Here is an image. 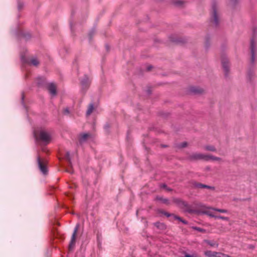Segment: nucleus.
Here are the masks:
<instances>
[{
	"label": "nucleus",
	"mask_w": 257,
	"mask_h": 257,
	"mask_svg": "<svg viewBox=\"0 0 257 257\" xmlns=\"http://www.w3.org/2000/svg\"><path fill=\"white\" fill-rule=\"evenodd\" d=\"M163 147H167V146H166V145H163Z\"/></svg>",
	"instance_id": "5fc2aeb1"
},
{
	"label": "nucleus",
	"mask_w": 257,
	"mask_h": 257,
	"mask_svg": "<svg viewBox=\"0 0 257 257\" xmlns=\"http://www.w3.org/2000/svg\"><path fill=\"white\" fill-rule=\"evenodd\" d=\"M94 109V103L93 102H91L89 104L88 106V108L86 112V116H89L93 112Z\"/></svg>",
	"instance_id": "aec40b11"
},
{
	"label": "nucleus",
	"mask_w": 257,
	"mask_h": 257,
	"mask_svg": "<svg viewBox=\"0 0 257 257\" xmlns=\"http://www.w3.org/2000/svg\"><path fill=\"white\" fill-rule=\"evenodd\" d=\"M210 38L209 36H207L205 38V48L208 49L210 46Z\"/></svg>",
	"instance_id": "c85d7f7f"
},
{
	"label": "nucleus",
	"mask_w": 257,
	"mask_h": 257,
	"mask_svg": "<svg viewBox=\"0 0 257 257\" xmlns=\"http://www.w3.org/2000/svg\"><path fill=\"white\" fill-rule=\"evenodd\" d=\"M237 3H238L237 0H230V1H229V5L232 8H234Z\"/></svg>",
	"instance_id": "7c9ffc66"
},
{
	"label": "nucleus",
	"mask_w": 257,
	"mask_h": 257,
	"mask_svg": "<svg viewBox=\"0 0 257 257\" xmlns=\"http://www.w3.org/2000/svg\"><path fill=\"white\" fill-rule=\"evenodd\" d=\"M96 32V29L95 28H93L88 33V37L90 41H91L93 39V37L95 35Z\"/></svg>",
	"instance_id": "5701e85b"
},
{
	"label": "nucleus",
	"mask_w": 257,
	"mask_h": 257,
	"mask_svg": "<svg viewBox=\"0 0 257 257\" xmlns=\"http://www.w3.org/2000/svg\"><path fill=\"white\" fill-rule=\"evenodd\" d=\"M254 63L255 62H254V64L252 65L251 63V61H250V67L249 68L247 72V79L250 82L251 81L252 79L253 78L254 76L253 66L254 65Z\"/></svg>",
	"instance_id": "4468645a"
},
{
	"label": "nucleus",
	"mask_w": 257,
	"mask_h": 257,
	"mask_svg": "<svg viewBox=\"0 0 257 257\" xmlns=\"http://www.w3.org/2000/svg\"><path fill=\"white\" fill-rule=\"evenodd\" d=\"M173 217L175 219L178 220L180 222H181V220H182L183 219L181 217H179V216L176 215L175 214H174Z\"/></svg>",
	"instance_id": "ea45409f"
},
{
	"label": "nucleus",
	"mask_w": 257,
	"mask_h": 257,
	"mask_svg": "<svg viewBox=\"0 0 257 257\" xmlns=\"http://www.w3.org/2000/svg\"><path fill=\"white\" fill-rule=\"evenodd\" d=\"M158 212L159 213H161V214L165 215V216H166L168 217L172 216H174V214H171V213H168L167 212L164 211L163 210L159 209V210H158Z\"/></svg>",
	"instance_id": "bb28decb"
},
{
	"label": "nucleus",
	"mask_w": 257,
	"mask_h": 257,
	"mask_svg": "<svg viewBox=\"0 0 257 257\" xmlns=\"http://www.w3.org/2000/svg\"><path fill=\"white\" fill-rule=\"evenodd\" d=\"M190 91L194 94H201L203 92L202 89L196 87H191Z\"/></svg>",
	"instance_id": "412c9836"
},
{
	"label": "nucleus",
	"mask_w": 257,
	"mask_h": 257,
	"mask_svg": "<svg viewBox=\"0 0 257 257\" xmlns=\"http://www.w3.org/2000/svg\"><path fill=\"white\" fill-rule=\"evenodd\" d=\"M181 207L185 208V212H188L190 214L194 213L197 212V211L195 209H193L191 208V206L189 205L187 202L183 201V202H182V205L180 206Z\"/></svg>",
	"instance_id": "f8f14e48"
},
{
	"label": "nucleus",
	"mask_w": 257,
	"mask_h": 257,
	"mask_svg": "<svg viewBox=\"0 0 257 257\" xmlns=\"http://www.w3.org/2000/svg\"><path fill=\"white\" fill-rule=\"evenodd\" d=\"M174 201L180 206L182 205V202H183L184 201L180 199H175Z\"/></svg>",
	"instance_id": "e433bc0d"
},
{
	"label": "nucleus",
	"mask_w": 257,
	"mask_h": 257,
	"mask_svg": "<svg viewBox=\"0 0 257 257\" xmlns=\"http://www.w3.org/2000/svg\"><path fill=\"white\" fill-rule=\"evenodd\" d=\"M221 63L224 71L225 76L227 77L229 72V65L228 59L225 58H223L221 60Z\"/></svg>",
	"instance_id": "9b49d317"
},
{
	"label": "nucleus",
	"mask_w": 257,
	"mask_h": 257,
	"mask_svg": "<svg viewBox=\"0 0 257 257\" xmlns=\"http://www.w3.org/2000/svg\"><path fill=\"white\" fill-rule=\"evenodd\" d=\"M202 213L204 214H206L208 215L209 216L211 217H213L215 218V217L216 216L215 215L213 214L212 212L209 211H202Z\"/></svg>",
	"instance_id": "2f4dec72"
},
{
	"label": "nucleus",
	"mask_w": 257,
	"mask_h": 257,
	"mask_svg": "<svg viewBox=\"0 0 257 257\" xmlns=\"http://www.w3.org/2000/svg\"><path fill=\"white\" fill-rule=\"evenodd\" d=\"M91 81L87 75H84L83 79L81 80L80 83L83 90H86L89 87Z\"/></svg>",
	"instance_id": "6e6552de"
},
{
	"label": "nucleus",
	"mask_w": 257,
	"mask_h": 257,
	"mask_svg": "<svg viewBox=\"0 0 257 257\" xmlns=\"http://www.w3.org/2000/svg\"><path fill=\"white\" fill-rule=\"evenodd\" d=\"M176 4H177V5H181V4H182V2H181V1L177 2H176Z\"/></svg>",
	"instance_id": "3c124183"
},
{
	"label": "nucleus",
	"mask_w": 257,
	"mask_h": 257,
	"mask_svg": "<svg viewBox=\"0 0 257 257\" xmlns=\"http://www.w3.org/2000/svg\"><path fill=\"white\" fill-rule=\"evenodd\" d=\"M56 224H57V225H60V224H59V222H57V221H56Z\"/></svg>",
	"instance_id": "603ef678"
},
{
	"label": "nucleus",
	"mask_w": 257,
	"mask_h": 257,
	"mask_svg": "<svg viewBox=\"0 0 257 257\" xmlns=\"http://www.w3.org/2000/svg\"><path fill=\"white\" fill-rule=\"evenodd\" d=\"M37 85L39 87L44 86L46 83V79L44 77H38L37 78Z\"/></svg>",
	"instance_id": "f3484780"
},
{
	"label": "nucleus",
	"mask_w": 257,
	"mask_h": 257,
	"mask_svg": "<svg viewBox=\"0 0 257 257\" xmlns=\"http://www.w3.org/2000/svg\"><path fill=\"white\" fill-rule=\"evenodd\" d=\"M170 41L176 44H183L187 42V40L185 38L179 37L176 35H171L169 37Z\"/></svg>",
	"instance_id": "39448f33"
},
{
	"label": "nucleus",
	"mask_w": 257,
	"mask_h": 257,
	"mask_svg": "<svg viewBox=\"0 0 257 257\" xmlns=\"http://www.w3.org/2000/svg\"><path fill=\"white\" fill-rule=\"evenodd\" d=\"M204 242L206 243L207 244L211 246H214L215 245H216L217 247L218 245V243H215L213 241H211L208 239H204Z\"/></svg>",
	"instance_id": "a878e982"
},
{
	"label": "nucleus",
	"mask_w": 257,
	"mask_h": 257,
	"mask_svg": "<svg viewBox=\"0 0 257 257\" xmlns=\"http://www.w3.org/2000/svg\"><path fill=\"white\" fill-rule=\"evenodd\" d=\"M181 222H182L184 224H188V223L187 221H186V220H184L183 219L182 220H181Z\"/></svg>",
	"instance_id": "de8ad7c7"
},
{
	"label": "nucleus",
	"mask_w": 257,
	"mask_h": 257,
	"mask_svg": "<svg viewBox=\"0 0 257 257\" xmlns=\"http://www.w3.org/2000/svg\"><path fill=\"white\" fill-rule=\"evenodd\" d=\"M204 254L207 257H220L221 252L207 250L204 252Z\"/></svg>",
	"instance_id": "2eb2a0df"
},
{
	"label": "nucleus",
	"mask_w": 257,
	"mask_h": 257,
	"mask_svg": "<svg viewBox=\"0 0 257 257\" xmlns=\"http://www.w3.org/2000/svg\"><path fill=\"white\" fill-rule=\"evenodd\" d=\"M194 230H197L199 232H202V233H206V230L202 228H200L197 226H193L192 227Z\"/></svg>",
	"instance_id": "c756f323"
},
{
	"label": "nucleus",
	"mask_w": 257,
	"mask_h": 257,
	"mask_svg": "<svg viewBox=\"0 0 257 257\" xmlns=\"http://www.w3.org/2000/svg\"><path fill=\"white\" fill-rule=\"evenodd\" d=\"M152 68H153V66H152V65H149V66H148L147 67V70L148 71H150L152 69Z\"/></svg>",
	"instance_id": "a18cd8bd"
},
{
	"label": "nucleus",
	"mask_w": 257,
	"mask_h": 257,
	"mask_svg": "<svg viewBox=\"0 0 257 257\" xmlns=\"http://www.w3.org/2000/svg\"><path fill=\"white\" fill-rule=\"evenodd\" d=\"M69 166L70 167V169H67L66 171L69 173H70V174H73L74 171H73V169L72 168V166L71 167L69 165Z\"/></svg>",
	"instance_id": "58836bf2"
},
{
	"label": "nucleus",
	"mask_w": 257,
	"mask_h": 257,
	"mask_svg": "<svg viewBox=\"0 0 257 257\" xmlns=\"http://www.w3.org/2000/svg\"><path fill=\"white\" fill-rule=\"evenodd\" d=\"M205 150L208 151H211V152H216V149L215 147L214 146L212 145H207L205 146L204 147Z\"/></svg>",
	"instance_id": "b1692460"
},
{
	"label": "nucleus",
	"mask_w": 257,
	"mask_h": 257,
	"mask_svg": "<svg viewBox=\"0 0 257 257\" xmlns=\"http://www.w3.org/2000/svg\"><path fill=\"white\" fill-rule=\"evenodd\" d=\"M250 200V198H234L233 199V201H235V202L246 201H249Z\"/></svg>",
	"instance_id": "cd10ccee"
},
{
	"label": "nucleus",
	"mask_w": 257,
	"mask_h": 257,
	"mask_svg": "<svg viewBox=\"0 0 257 257\" xmlns=\"http://www.w3.org/2000/svg\"><path fill=\"white\" fill-rule=\"evenodd\" d=\"M24 93H22V103H24Z\"/></svg>",
	"instance_id": "8fccbe9b"
},
{
	"label": "nucleus",
	"mask_w": 257,
	"mask_h": 257,
	"mask_svg": "<svg viewBox=\"0 0 257 257\" xmlns=\"http://www.w3.org/2000/svg\"><path fill=\"white\" fill-rule=\"evenodd\" d=\"M191 183L193 186L195 188H206L211 189L212 190H215V187L214 186H211L203 184L195 181H192Z\"/></svg>",
	"instance_id": "1a4fd4ad"
},
{
	"label": "nucleus",
	"mask_w": 257,
	"mask_h": 257,
	"mask_svg": "<svg viewBox=\"0 0 257 257\" xmlns=\"http://www.w3.org/2000/svg\"><path fill=\"white\" fill-rule=\"evenodd\" d=\"M110 127V125L108 123H106L104 125V129L106 130V131H108V129Z\"/></svg>",
	"instance_id": "a19ab883"
},
{
	"label": "nucleus",
	"mask_w": 257,
	"mask_h": 257,
	"mask_svg": "<svg viewBox=\"0 0 257 257\" xmlns=\"http://www.w3.org/2000/svg\"><path fill=\"white\" fill-rule=\"evenodd\" d=\"M188 143L186 142H184L180 144V148H183L186 147Z\"/></svg>",
	"instance_id": "4c0bfd02"
},
{
	"label": "nucleus",
	"mask_w": 257,
	"mask_h": 257,
	"mask_svg": "<svg viewBox=\"0 0 257 257\" xmlns=\"http://www.w3.org/2000/svg\"><path fill=\"white\" fill-rule=\"evenodd\" d=\"M187 160L189 161H196L201 160L206 161L209 160L219 161H220L221 159L212 155H204L201 153H193L187 157Z\"/></svg>",
	"instance_id": "f03ea898"
},
{
	"label": "nucleus",
	"mask_w": 257,
	"mask_h": 257,
	"mask_svg": "<svg viewBox=\"0 0 257 257\" xmlns=\"http://www.w3.org/2000/svg\"><path fill=\"white\" fill-rule=\"evenodd\" d=\"M47 88H48V90H49V92L52 95L54 96L57 94L56 87L54 83H51L49 84Z\"/></svg>",
	"instance_id": "dca6fc26"
},
{
	"label": "nucleus",
	"mask_w": 257,
	"mask_h": 257,
	"mask_svg": "<svg viewBox=\"0 0 257 257\" xmlns=\"http://www.w3.org/2000/svg\"><path fill=\"white\" fill-rule=\"evenodd\" d=\"M212 209L213 210L216 211L220 212V213H226L227 212V210L226 209H218V208H213Z\"/></svg>",
	"instance_id": "72a5a7b5"
},
{
	"label": "nucleus",
	"mask_w": 257,
	"mask_h": 257,
	"mask_svg": "<svg viewBox=\"0 0 257 257\" xmlns=\"http://www.w3.org/2000/svg\"><path fill=\"white\" fill-rule=\"evenodd\" d=\"M21 60L24 63L30 64L35 66H38L40 64L37 58H33L29 61L24 56H22Z\"/></svg>",
	"instance_id": "9d476101"
},
{
	"label": "nucleus",
	"mask_w": 257,
	"mask_h": 257,
	"mask_svg": "<svg viewBox=\"0 0 257 257\" xmlns=\"http://www.w3.org/2000/svg\"><path fill=\"white\" fill-rule=\"evenodd\" d=\"M39 139L42 142L48 144L50 142L51 137L46 132L41 131L39 133Z\"/></svg>",
	"instance_id": "423d86ee"
},
{
	"label": "nucleus",
	"mask_w": 257,
	"mask_h": 257,
	"mask_svg": "<svg viewBox=\"0 0 257 257\" xmlns=\"http://www.w3.org/2000/svg\"><path fill=\"white\" fill-rule=\"evenodd\" d=\"M24 7V4L23 2H18V9L19 11H21Z\"/></svg>",
	"instance_id": "c9c22d12"
},
{
	"label": "nucleus",
	"mask_w": 257,
	"mask_h": 257,
	"mask_svg": "<svg viewBox=\"0 0 257 257\" xmlns=\"http://www.w3.org/2000/svg\"><path fill=\"white\" fill-rule=\"evenodd\" d=\"M220 257H232L229 255L221 253V255H220Z\"/></svg>",
	"instance_id": "37998d69"
},
{
	"label": "nucleus",
	"mask_w": 257,
	"mask_h": 257,
	"mask_svg": "<svg viewBox=\"0 0 257 257\" xmlns=\"http://www.w3.org/2000/svg\"><path fill=\"white\" fill-rule=\"evenodd\" d=\"M185 257H196V256H194L193 255H191L188 253H185Z\"/></svg>",
	"instance_id": "c03bdc74"
},
{
	"label": "nucleus",
	"mask_w": 257,
	"mask_h": 257,
	"mask_svg": "<svg viewBox=\"0 0 257 257\" xmlns=\"http://www.w3.org/2000/svg\"><path fill=\"white\" fill-rule=\"evenodd\" d=\"M157 200L161 201L163 203L169 205L170 204L169 200L167 198H164L162 197L157 196L156 198Z\"/></svg>",
	"instance_id": "4be33fe9"
},
{
	"label": "nucleus",
	"mask_w": 257,
	"mask_h": 257,
	"mask_svg": "<svg viewBox=\"0 0 257 257\" xmlns=\"http://www.w3.org/2000/svg\"><path fill=\"white\" fill-rule=\"evenodd\" d=\"M215 219H221L222 220H226V221H228L229 220V218L228 217H225V216H220V215H216V216L215 217Z\"/></svg>",
	"instance_id": "473e14b6"
},
{
	"label": "nucleus",
	"mask_w": 257,
	"mask_h": 257,
	"mask_svg": "<svg viewBox=\"0 0 257 257\" xmlns=\"http://www.w3.org/2000/svg\"><path fill=\"white\" fill-rule=\"evenodd\" d=\"M210 22L214 27H217L219 25L220 15L217 6V2L213 0L211 4V8L210 12Z\"/></svg>",
	"instance_id": "f257e3e1"
},
{
	"label": "nucleus",
	"mask_w": 257,
	"mask_h": 257,
	"mask_svg": "<svg viewBox=\"0 0 257 257\" xmlns=\"http://www.w3.org/2000/svg\"><path fill=\"white\" fill-rule=\"evenodd\" d=\"M154 225L156 226L158 229L164 230L167 228L166 225L163 222H156L153 223Z\"/></svg>",
	"instance_id": "6ab92c4d"
},
{
	"label": "nucleus",
	"mask_w": 257,
	"mask_h": 257,
	"mask_svg": "<svg viewBox=\"0 0 257 257\" xmlns=\"http://www.w3.org/2000/svg\"><path fill=\"white\" fill-rule=\"evenodd\" d=\"M37 160L38 167L40 171L43 173V174L45 175L47 174L48 172V169L45 163L42 161L40 156L37 157Z\"/></svg>",
	"instance_id": "0eeeda50"
},
{
	"label": "nucleus",
	"mask_w": 257,
	"mask_h": 257,
	"mask_svg": "<svg viewBox=\"0 0 257 257\" xmlns=\"http://www.w3.org/2000/svg\"><path fill=\"white\" fill-rule=\"evenodd\" d=\"M64 113L65 114H69L70 113L69 108L68 107H66L64 109Z\"/></svg>",
	"instance_id": "79ce46f5"
},
{
	"label": "nucleus",
	"mask_w": 257,
	"mask_h": 257,
	"mask_svg": "<svg viewBox=\"0 0 257 257\" xmlns=\"http://www.w3.org/2000/svg\"><path fill=\"white\" fill-rule=\"evenodd\" d=\"M147 92L148 93V95H150L151 93H152V90L150 88H149L147 90Z\"/></svg>",
	"instance_id": "49530a36"
},
{
	"label": "nucleus",
	"mask_w": 257,
	"mask_h": 257,
	"mask_svg": "<svg viewBox=\"0 0 257 257\" xmlns=\"http://www.w3.org/2000/svg\"><path fill=\"white\" fill-rule=\"evenodd\" d=\"M91 135L88 133H84L80 135V137L79 138V142L80 144H82L86 142L87 139L90 137Z\"/></svg>",
	"instance_id": "a211bd4d"
},
{
	"label": "nucleus",
	"mask_w": 257,
	"mask_h": 257,
	"mask_svg": "<svg viewBox=\"0 0 257 257\" xmlns=\"http://www.w3.org/2000/svg\"><path fill=\"white\" fill-rule=\"evenodd\" d=\"M257 36V28L253 27L252 28V37L250 40L249 50L250 51V61L253 65L255 58L256 52V42L255 41Z\"/></svg>",
	"instance_id": "7ed1b4c3"
},
{
	"label": "nucleus",
	"mask_w": 257,
	"mask_h": 257,
	"mask_svg": "<svg viewBox=\"0 0 257 257\" xmlns=\"http://www.w3.org/2000/svg\"><path fill=\"white\" fill-rule=\"evenodd\" d=\"M106 47L107 49L108 50V45H106Z\"/></svg>",
	"instance_id": "864d4df0"
},
{
	"label": "nucleus",
	"mask_w": 257,
	"mask_h": 257,
	"mask_svg": "<svg viewBox=\"0 0 257 257\" xmlns=\"http://www.w3.org/2000/svg\"><path fill=\"white\" fill-rule=\"evenodd\" d=\"M65 159L68 161V165L71 167L72 162L71 161L70 154L69 152H67L65 156Z\"/></svg>",
	"instance_id": "393cba45"
},
{
	"label": "nucleus",
	"mask_w": 257,
	"mask_h": 257,
	"mask_svg": "<svg viewBox=\"0 0 257 257\" xmlns=\"http://www.w3.org/2000/svg\"><path fill=\"white\" fill-rule=\"evenodd\" d=\"M18 36L19 37L23 38L26 41L30 40L32 38V35L30 32H24L22 30H20L19 31Z\"/></svg>",
	"instance_id": "ddd939ff"
},
{
	"label": "nucleus",
	"mask_w": 257,
	"mask_h": 257,
	"mask_svg": "<svg viewBox=\"0 0 257 257\" xmlns=\"http://www.w3.org/2000/svg\"><path fill=\"white\" fill-rule=\"evenodd\" d=\"M52 231H53V235L54 236H56V234H55V232H57V230L56 228H53V230H52Z\"/></svg>",
	"instance_id": "09e8293b"
},
{
	"label": "nucleus",
	"mask_w": 257,
	"mask_h": 257,
	"mask_svg": "<svg viewBox=\"0 0 257 257\" xmlns=\"http://www.w3.org/2000/svg\"><path fill=\"white\" fill-rule=\"evenodd\" d=\"M79 227H80V224H77L74 228V231L73 232V234H72V235L71 237L70 242L69 244V251L72 250L75 246V242H76V233H77V232Z\"/></svg>",
	"instance_id": "20e7f679"
},
{
	"label": "nucleus",
	"mask_w": 257,
	"mask_h": 257,
	"mask_svg": "<svg viewBox=\"0 0 257 257\" xmlns=\"http://www.w3.org/2000/svg\"><path fill=\"white\" fill-rule=\"evenodd\" d=\"M160 187H161L162 188H164V189H166V190H167V191H172V189L171 188H168V187H167V185L166 184H165V183L161 184V186H160Z\"/></svg>",
	"instance_id": "f704fd0d"
}]
</instances>
